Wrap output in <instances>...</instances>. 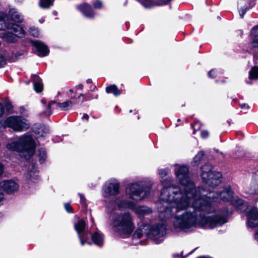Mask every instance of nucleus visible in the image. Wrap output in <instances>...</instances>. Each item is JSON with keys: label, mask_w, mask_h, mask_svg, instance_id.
I'll list each match as a JSON object with an SVG mask.
<instances>
[{"label": "nucleus", "mask_w": 258, "mask_h": 258, "mask_svg": "<svg viewBox=\"0 0 258 258\" xmlns=\"http://www.w3.org/2000/svg\"><path fill=\"white\" fill-rule=\"evenodd\" d=\"M82 245H84L88 239V233L85 230L78 234Z\"/></svg>", "instance_id": "38"}, {"label": "nucleus", "mask_w": 258, "mask_h": 258, "mask_svg": "<svg viewBox=\"0 0 258 258\" xmlns=\"http://www.w3.org/2000/svg\"><path fill=\"white\" fill-rule=\"evenodd\" d=\"M82 118L83 119L87 120L89 118V116L87 114H84Z\"/></svg>", "instance_id": "58"}, {"label": "nucleus", "mask_w": 258, "mask_h": 258, "mask_svg": "<svg viewBox=\"0 0 258 258\" xmlns=\"http://www.w3.org/2000/svg\"><path fill=\"white\" fill-rule=\"evenodd\" d=\"M32 46L35 49H32V52L39 57H42L47 56L50 52L48 47L43 42L38 40H29Z\"/></svg>", "instance_id": "10"}, {"label": "nucleus", "mask_w": 258, "mask_h": 258, "mask_svg": "<svg viewBox=\"0 0 258 258\" xmlns=\"http://www.w3.org/2000/svg\"><path fill=\"white\" fill-rule=\"evenodd\" d=\"M169 172V170L168 169H161L159 170L158 173L160 178H161V183L167 184L168 183L171 182V179L170 178H167L165 180L163 179V178L167 176Z\"/></svg>", "instance_id": "30"}, {"label": "nucleus", "mask_w": 258, "mask_h": 258, "mask_svg": "<svg viewBox=\"0 0 258 258\" xmlns=\"http://www.w3.org/2000/svg\"><path fill=\"white\" fill-rule=\"evenodd\" d=\"M93 99L92 95H87L80 94L77 98H75V100L77 101L78 104L83 105L84 102L91 100Z\"/></svg>", "instance_id": "31"}, {"label": "nucleus", "mask_w": 258, "mask_h": 258, "mask_svg": "<svg viewBox=\"0 0 258 258\" xmlns=\"http://www.w3.org/2000/svg\"><path fill=\"white\" fill-rule=\"evenodd\" d=\"M1 187L8 194H12L19 189L18 184L13 180H5L0 183Z\"/></svg>", "instance_id": "14"}, {"label": "nucleus", "mask_w": 258, "mask_h": 258, "mask_svg": "<svg viewBox=\"0 0 258 258\" xmlns=\"http://www.w3.org/2000/svg\"><path fill=\"white\" fill-rule=\"evenodd\" d=\"M119 183L117 181L113 180L105 185L104 190L106 194L115 196L119 193Z\"/></svg>", "instance_id": "15"}, {"label": "nucleus", "mask_w": 258, "mask_h": 258, "mask_svg": "<svg viewBox=\"0 0 258 258\" xmlns=\"http://www.w3.org/2000/svg\"><path fill=\"white\" fill-rule=\"evenodd\" d=\"M77 8L86 17L92 18L94 17V11L90 4L84 3L78 5Z\"/></svg>", "instance_id": "16"}, {"label": "nucleus", "mask_w": 258, "mask_h": 258, "mask_svg": "<svg viewBox=\"0 0 258 258\" xmlns=\"http://www.w3.org/2000/svg\"><path fill=\"white\" fill-rule=\"evenodd\" d=\"M165 230V227L162 224L151 227L150 237L156 243H159L163 240Z\"/></svg>", "instance_id": "12"}, {"label": "nucleus", "mask_w": 258, "mask_h": 258, "mask_svg": "<svg viewBox=\"0 0 258 258\" xmlns=\"http://www.w3.org/2000/svg\"><path fill=\"white\" fill-rule=\"evenodd\" d=\"M32 170L28 172L27 176L33 181H34L38 178L37 169L34 165H32Z\"/></svg>", "instance_id": "35"}, {"label": "nucleus", "mask_w": 258, "mask_h": 258, "mask_svg": "<svg viewBox=\"0 0 258 258\" xmlns=\"http://www.w3.org/2000/svg\"><path fill=\"white\" fill-rule=\"evenodd\" d=\"M175 174L179 182L184 187V192L183 193L176 186H168L162 190L157 206L163 215L166 217H171L177 211L185 208L192 199L195 208H203L199 205V201L201 202V200L198 199L200 197L199 189L201 188H195L194 182L190 179L188 168L185 166H180L175 169ZM203 206L205 208L208 206L205 205Z\"/></svg>", "instance_id": "1"}, {"label": "nucleus", "mask_w": 258, "mask_h": 258, "mask_svg": "<svg viewBox=\"0 0 258 258\" xmlns=\"http://www.w3.org/2000/svg\"><path fill=\"white\" fill-rule=\"evenodd\" d=\"M80 199H81V202H83V200H84V197H83V196L81 194H80Z\"/></svg>", "instance_id": "59"}, {"label": "nucleus", "mask_w": 258, "mask_h": 258, "mask_svg": "<svg viewBox=\"0 0 258 258\" xmlns=\"http://www.w3.org/2000/svg\"><path fill=\"white\" fill-rule=\"evenodd\" d=\"M152 185V183L150 181L132 182L127 185L126 194L132 199L141 200L148 196Z\"/></svg>", "instance_id": "6"}, {"label": "nucleus", "mask_w": 258, "mask_h": 258, "mask_svg": "<svg viewBox=\"0 0 258 258\" xmlns=\"http://www.w3.org/2000/svg\"><path fill=\"white\" fill-rule=\"evenodd\" d=\"M33 132L39 137H43L49 133V128L45 125L36 123L33 126Z\"/></svg>", "instance_id": "23"}, {"label": "nucleus", "mask_w": 258, "mask_h": 258, "mask_svg": "<svg viewBox=\"0 0 258 258\" xmlns=\"http://www.w3.org/2000/svg\"><path fill=\"white\" fill-rule=\"evenodd\" d=\"M1 38L8 43H16L18 38L12 32L5 31L2 34Z\"/></svg>", "instance_id": "25"}, {"label": "nucleus", "mask_w": 258, "mask_h": 258, "mask_svg": "<svg viewBox=\"0 0 258 258\" xmlns=\"http://www.w3.org/2000/svg\"><path fill=\"white\" fill-rule=\"evenodd\" d=\"M133 112V110L132 109H130L129 110V113H132Z\"/></svg>", "instance_id": "64"}, {"label": "nucleus", "mask_w": 258, "mask_h": 258, "mask_svg": "<svg viewBox=\"0 0 258 258\" xmlns=\"http://www.w3.org/2000/svg\"><path fill=\"white\" fill-rule=\"evenodd\" d=\"M201 177L202 180H207L208 177L211 176L213 172L216 171L213 170V166L210 164H206L201 167Z\"/></svg>", "instance_id": "24"}, {"label": "nucleus", "mask_w": 258, "mask_h": 258, "mask_svg": "<svg viewBox=\"0 0 258 258\" xmlns=\"http://www.w3.org/2000/svg\"><path fill=\"white\" fill-rule=\"evenodd\" d=\"M91 82H92V80H91V79H88V80H87V83H91Z\"/></svg>", "instance_id": "61"}, {"label": "nucleus", "mask_w": 258, "mask_h": 258, "mask_svg": "<svg viewBox=\"0 0 258 258\" xmlns=\"http://www.w3.org/2000/svg\"><path fill=\"white\" fill-rule=\"evenodd\" d=\"M132 210L139 216H143L152 212V210L150 208L145 206H136L135 203Z\"/></svg>", "instance_id": "22"}, {"label": "nucleus", "mask_w": 258, "mask_h": 258, "mask_svg": "<svg viewBox=\"0 0 258 258\" xmlns=\"http://www.w3.org/2000/svg\"><path fill=\"white\" fill-rule=\"evenodd\" d=\"M105 91L107 94H112L115 97L118 96L121 94V90H119L115 84H111L107 86L105 88Z\"/></svg>", "instance_id": "28"}, {"label": "nucleus", "mask_w": 258, "mask_h": 258, "mask_svg": "<svg viewBox=\"0 0 258 258\" xmlns=\"http://www.w3.org/2000/svg\"><path fill=\"white\" fill-rule=\"evenodd\" d=\"M54 0H40L39 5L43 9H47L53 4Z\"/></svg>", "instance_id": "39"}, {"label": "nucleus", "mask_w": 258, "mask_h": 258, "mask_svg": "<svg viewBox=\"0 0 258 258\" xmlns=\"http://www.w3.org/2000/svg\"><path fill=\"white\" fill-rule=\"evenodd\" d=\"M209 136V133L208 131L204 130L201 132V137L204 138L206 139L208 138Z\"/></svg>", "instance_id": "49"}, {"label": "nucleus", "mask_w": 258, "mask_h": 258, "mask_svg": "<svg viewBox=\"0 0 258 258\" xmlns=\"http://www.w3.org/2000/svg\"><path fill=\"white\" fill-rule=\"evenodd\" d=\"M11 29L18 38H22L26 35V31L21 25L15 23H8L4 24H0V30Z\"/></svg>", "instance_id": "11"}, {"label": "nucleus", "mask_w": 258, "mask_h": 258, "mask_svg": "<svg viewBox=\"0 0 258 258\" xmlns=\"http://www.w3.org/2000/svg\"><path fill=\"white\" fill-rule=\"evenodd\" d=\"M13 54L14 55L15 58L17 60L18 58L22 56L24 54V52L22 51H17L16 52L14 53V51H13Z\"/></svg>", "instance_id": "51"}, {"label": "nucleus", "mask_w": 258, "mask_h": 258, "mask_svg": "<svg viewBox=\"0 0 258 258\" xmlns=\"http://www.w3.org/2000/svg\"><path fill=\"white\" fill-rule=\"evenodd\" d=\"M4 172V166L0 163V177H2Z\"/></svg>", "instance_id": "54"}, {"label": "nucleus", "mask_w": 258, "mask_h": 258, "mask_svg": "<svg viewBox=\"0 0 258 258\" xmlns=\"http://www.w3.org/2000/svg\"><path fill=\"white\" fill-rule=\"evenodd\" d=\"M205 155V153L203 151L199 152L194 158L192 164L194 166L198 165L201 162V160Z\"/></svg>", "instance_id": "37"}, {"label": "nucleus", "mask_w": 258, "mask_h": 258, "mask_svg": "<svg viewBox=\"0 0 258 258\" xmlns=\"http://www.w3.org/2000/svg\"><path fill=\"white\" fill-rule=\"evenodd\" d=\"M69 92H71V93H73V90L72 89H70L69 90Z\"/></svg>", "instance_id": "63"}, {"label": "nucleus", "mask_w": 258, "mask_h": 258, "mask_svg": "<svg viewBox=\"0 0 258 258\" xmlns=\"http://www.w3.org/2000/svg\"><path fill=\"white\" fill-rule=\"evenodd\" d=\"M255 238L258 241V230H257V232H256V234H255Z\"/></svg>", "instance_id": "62"}, {"label": "nucleus", "mask_w": 258, "mask_h": 258, "mask_svg": "<svg viewBox=\"0 0 258 258\" xmlns=\"http://www.w3.org/2000/svg\"><path fill=\"white\" fill-rule=\"evenodd\" d=\"M134 202H128L121 198H116L108 202L107 208L109 212H112L116 209L122 211L127 208L132 210L134 207Z\"/></svg>", "instance_id": "9"}, {"label": "nucleus", "mask_w": 258, "mask_h": 258, "mask_svg": "<svg viewBox=\"0 0 258 258\" xmlns=\"http://www.w3.org/2000/svg\"><path fill=\"white\" fill-rule=\"evenodd\" d=\"M117 109V111H118V112H120L121 111V109H119L117 106H116L115 107V109Z\"/></svg>", "instance_id": "60"}, {"label": "nucleus", "mask_w": 258, "mask_h": 258, "mask_svg": "<svg viewBox=\"0 0 258 258\" xmlns=\"http://www.w3.org/2000/svg\"><path fill=\"white\" fill-rule=\"evenodd\" d=\"M113 224L116 231L123 237L130 236L135 228L133 217L128 212L115 214Z\"/></svg>", "instance_id": "5"}, {"label": "nucleus", "mask_w": 258, "mask_h": 258, "mask_svg": "<svg viewBox=\"0 0 258 258\" xmlns=\"http://www.w3.org/2000/svg\"><path fill=\"white\" fill-rule=\"evenodd\" d=\"M240 107L241 108H249V106L247 104H245V103H242V104H240L239 105Z\"/></svg>", "instance_id": "55"}, {"label": "nucleus", "mask_w": 258, "mask_h": 258, "mask_svg": "<svg viewBox=\"0 0 258 258\" xmlns=\"http://www.w3.org/2000/svg\"><path fill=\"white\" fill-rule=\"evenodd\" d=\"M92 240L95 244L101 246L103 243V238L101 234L96 232L92 235Z\"/></svg>", "instance_id": "32"}, {"label": "nucleus", "mask_w": 258, "mask_h": 258, "mask_svg": "<svg viewBox=\"0 0 258 258\" xmlns=\"http://www.w3.org/2000/svg\"><path fill=\"white\" fill-rule=\"evenodd\" d=\"M39 160L41 162H43L45 161L46 158V151L43 149H41L39 151Z\"/></svg>", "instance_id": "40"}, {"label": "nucleus", "mask_w": 258, "mask_h": 258, "mask_svg": "<svg viewBox=\"0 0 258 258\" xmlns=\"http://www.w3.org/2000/svg\"><path fill=\"white\" fill-rule=\"evenodd\" d=\"M35 147L32 137L27 135L22 136L19 141H13L6 145V148L8 150L19 152L21 156L26 159L30 158L33 155Z\"/></svg>", "instance_id": "4"}, {"label": "nucleus", "mask_w": 258, "mask_h": 258, "mask_svg": "<svg viewBox=\"0 0 258 258\" xmlns=\"http://www.w3.org/2000/svg\"><path fill=\"white\" fill-rule=\"evenodd\" d=\"M60 102H58L55 100H51L48 102L47 105H46V110L44 111L42 113H52L55 110H60L59 104Z\"/></svg>", "instance_id": "26"}, {"label": "nucleus", "mask_w": 258, "mask_h": 258, "mask_svg": "<svg viewBox=\"0 0 258 258\" xmlns=\"http://www.w3.org/2000/svg\"><path fill=\"white\" fill-rule=\"evenodd\" d=\"M4 106V112H5V109L6 110L7 113H15L13 111L14 106L12 101L9 98H6L3 103Z\"/></svg>", "instance_id": "29"}, {"label": "nucleus", "mask_w": 258, "mask_h": 258, "mask_svg": "<svg viewBox=\"0 0 258 258\" xmlns=\"http://www.w3.org/2000/svg\"><path fill=\"white\" fill-rule=\"evenodd\" d=\"M248 192L250 195H258V181L253 180L251 182Z\"/></svg>", "instance_id": "33"}, {"label": "nucleus", "mask_w": 258, "mask_h": 258, "mask_svg": "<svg viewBox=\"0 0 258 258\" xmlns=\"http://www.w3.org/2000/svg\"><path fill=\"white\" fill-rule=\"evenodd\" d=\"M86 224L83 220H81L76 223L74 225L75 229L76 230L77 233L85 231Z\"/></svg>", "instance_id": "36"}, {"label": "nucleus", "mask_w": 258, "mask_h": 258, "mask_svg": "<svg viewBox=\"0 0 258 258\" xmlns=\"http://www.w3.org/2000/svg\"><path fill=\"white\" fill-rule=\"evenodd\" d=\"M247 10H249L248 6L246 5H245L244 6L241 7L239 13L240 16V18L241 19H243L244 18V15L246 13V11Z\"/></svg>", "instance_id": "41"}, {"label": "nucleus", "mask_w": 258, "mask_h": 258, "mask_svg": "<svg viewBox=\"0 0 258 258\" xmlns=\"http://www.w3.org/2000/svg\"><path fill=\"white\" fill-rule=\"evenodd\" d=\"M248 8L249 9L253 8L256 4L255 0H247Z\"/></svg>", "instance_id": "48"}, {"label": "nucleus", "mask_w": 258, "mask_h": 258, "mask_svg": "<svg viewBox=\"0 0 258 258\" xmlns=\"http://www.w3.org/2000/svg\"><path fill=\"white\" fill-rule=\"evenodd\" d=\"M217 76V70L215 69H212L208 73V76L211 79H215Z\"/></svg>", "instance_id": "42"}, {"label": "nucleus", "mask_w": 258, "mask_h": 258, "mask_svg": "<svg viewBox=\"0 0 258 258\" xmlns=\"http://www.w3.org/2000/svg\"><path fill=\"white\" fill-rule=\"evenodd\" d=\"M19 113H25L30 111V109L28 105L26 106H21L19 108Z\"/></svg>", "instance_id": "45"}, {"label": "nucleus", "mask_w": 258, "mask_h": 258, "mask_svg": "<svg viewBox=\"0 0 258 258\" xmlns=\"http://www.w3.org/2000/svg\"><path fill=\"white\" fill-rule=\"evenodd\" d=\"M151 227L148 224L143 225L136 230L134 234V238H140L144 235L150 237Z\"/></svg>", "instance_id": "18"}, {"label": "nucleus", "mask_w": 258, "mask_h": 258, "mask_svg": "<svg viewBox=\"0 0 258 258\" xmlns=\"http://www.w3.org/2000/svg\"><path fill=\"white\" fill-rule=\"evenodd\" d=\"M30 34L31 36L34 37H38L39 35V32L37 29H36L35 28H31Z\"/></svg>", "instance_id": "44"}, {"label": "nucleus", "mask_w": 258, "mask_h": 258, "mask_svg": "<svg viewBox=\"0 0 258 258\" xmlns=\"http://www.w3.org/2000/svg\"><path fill=\"white\" fill-rule=\"evenodd\" d=\"M222 175L219 172H214L211 176L208 177L207 180H203V182L209 186L215 187L218 186L221 182Z\"/></svg>", "instance_id": "17"}, {"label": "nucleus", "mask_w": 258, "mask_h": 258, "mask_svg": "<svg viewBox=\"0 0 258 258\" xmlns=\"http://www.w3.org/2000/svg\"><path fill=\"white\" fill-rule=\"evenodd\" d=\"M93 6L95 9H100L102 8V3L100 0H97L93 3Z\"/></svg>", "instance_id": "43"}, {"label": "nucleus", "mask_w": 258, "mask_h": 258, "mask_svg": "<svg viewBox=\"0 0 258 258\" xmlns=\"http://www.w3.org/2000/svg\"><path fill=\"white\" fill-rule=\"evenodd\" d=\"M78 104L75 98H72V100H67L59 104L60 110L63 111H68L71 110L75 109Z\"/></svg>", "instance_id": "20"}, {"label": "nucleus", "mask_w": 258, "mask_h": 258, "mask_svg": "<svg viewBox=\"0 0 258 258\" xmlns=\"http://www.w3.org/2000/svg\"><path fill=\"white\" fill-rule=\"evenodd\" d=\"M251 34L252 36V46L258 49V25L254 26L251 29Z\"/></svg>", "instance_id": "27"}, {"label": "nucleus", "mask_w": 258, "mask_h": 258, "mask_svg": "<svg viewBox=\"0 0 258 258\" xmlns=\"http://www.w3.org/2000/svg\"><path fill=\"white\" fill-rule=\"evenodd\" d=\"M4 197L3 192L0 189V206L3 204Z\"/></svg>", "instance_id": "53"}, {"label": "nucleus", "mask_w": 258, "mask_h": 258, "mask_svg": "<svg viewBox=\"0 0 258 258\" xmlns=\"http://www.w3.org/2000/svg\"><path fill=\"white\" fill-rule=\"evenodd\" d=\"M249 79L251 80H258V66H254L249 71Z\"/></svg>", "instance_id": "34"}, {"label": "nucleus", "mask_w": 258, "mask_h": 258, "mask_svg": "<svg viewBox=\"0 0 258 258\" xmlns=\"http://www.w3.org/2000/svg\"><path fill=\"white\" fill-rule=\"evenodd\" d=\"M194 202V200L192 199L191 200L189 201V205L185 208L186 209L190 205V204H191L193 211H188L182 215L175 217V219L173 221V225L175 228L180 229H189L192 227L196 226L197 224L202 226L213 228L217 226H221L227 222V220L225 217L227 212H225L222 215L218 214L215 216L212 215L204 217H202L200 215V217H198V214L196 211L202 210L195 208L193 206ZM184 209L185 208L184 210ZM158 210L160 213V216L161 218H169V217H166L162 215L163 214L158 209ZM181 210H182L177 211L176 213H174L171 217ZM182 210H183V209ZM203 211H206L205 210Z\"/></svg>", "instance_id": "2"}, {"label": "nucleus", "mask_w": 258, "mask_h": 258, "mask_svg": "<svg viewBox=\"0 0 258 258\" xmlns=\"http://www.w3.org/2000/svg\"><path fill=\"white\" fill-rule=\"evenodd\" d=\"M5 57L6 58L7 62L8 61L9 62H13L17 60L14 55L13 54L11 56L6 55Z\"/></svg>", "instance_id": "47"}, {"label": "nucleus", "mask_w": 258, "mask_h": 258, "mask_svg": "<svg viewBox=\"0 0 258 258\" xmlns=\"http://www.w3.org/2000/svg\"><path fill=\"white\" fill-rule=\"evenodd\" d=\"M4 127H8L15 132H23L28 130L30 124L28 120L21 116H12L7 118L2 123Z\"/></svg>", "instance_id": "7"}, {"label": "nucleus", "mask_w": 258, "mask_h": 258, "mask_svg": "<svg viewBox=\"0 0 258 258\" xmlns=\"http://www.w3.org/2000/svg\"><path fill=\"white\" fill-rule=\"evenodd\" d=\"M0 113H5L4 112V106L3 105V103L0 102Z\"/></svg>", "instance_id": "57"}, {"label": "nucleus", "mask_w": 258, "mask_h": 258, "mask_svg": "<svg viewBox=\"0 0 258 258\" xmlns=\"http://www.w3.org/2000/svg\"><path fill=\"white\" fill-rule=\"evenodd\" d=\"M64 208L68 212H69V213L72 212V208L70 204L66 203L64 204Z\"/></svg>", "instance_id": "50"}, {"label": "nucleus", "mask_w": 258, "mask_h": 258, "mask_svg": "<svg viewBox=\"0 0 258 258\" xmlns=\"http://www.w3.org/2000/svg\"><path fill=\"white\" fill-rule=\"evenodd\" d=\"M247 224L250 228L258 226V209L252 207L248 209L246 213Z\"/></svg>", "instance_id": "13"}, {"label": "nucleus", "mask_w": 258, "mask_h": 258, "mask_svg": "<svg viewBox=\"0 0 258 258\" xmlns=\"http://www.w3.org/2000/svg\"><path fill=\"white\" fill-rule=\"evenodd\" d=\"M41 102L42 104H43L44 105H45V108H46V105H47V102L45 98H42L41 100Z\"/></svg>", "instance_id": "56"}, {"label": "nucleus", "mask_w": 258, "mask_h": 258, "mask_svg": "<svg viewBox=\"0 0 258 258\" xmlns=\"http://www.w3.org/2000/svg\"><path fill=\"white\" fill-rule=\"evenodd\" d=\"M151 227L148 224L143 225L136 230L134 234V238H140L144 235L150 237Z\"/></svg>", "instance_id": "19"}, {"label": "nucleus", "mask_w": 258, "mask_h": 258, "mask_svg": "<svg viewBox=\"0 0 258 258\" xmlns=\"http://www.w3.org/2000/svg\"><path fill=\"white\" fill-rule=\"evenodd\" d=\"M172 1V0H159L158 5L159 6L166 5Z\"/></svg>", "instance_id": "52"}, {"label": "nucleus", "mask_w": 258, "mask_h": 258, "mask_svg": "<svg viewBox=\"0 0 258 258\" xmlns=\"http://www.w3.org/2000/svg\"><path fill=\"white\" fill-rule=\"evenodd\" d=\"M23 19L15 9H10L8 14L0 13V24L8 23H21Z\"/></svg>", "instance_id": "8"}, {"label": "nucleus", "mask_w": 258, "mask_h": 258, "mask_svg": "<svg viewBox=\"0 0 258 258\" xmlns=\"http://www.w3.org/2000/svg\"><path fill=\"white\" fill-rule=\"evenodd\" d=\"M199 198L201 202L199 201V205L201 207H204L205 205H207V207L205 208H196L197 209L205 210L207 212H211L213 210L212 207V203L219 201L221 199L224 201L230 200L233 196V192L230 188H226L222 191L217 192L215 191L208 192L204 189H199Z\"/></svg>", "instance_id": "3"}, {"label": "nucleus", "mask_w": 258, "mask_h": 258, "mask_svg": "<svg viewBox=\"0 0 258 258\" xmlns=\"http://www.w3.org/2000/svg\"><path fill=\"white\" fill-rule=\"evenodd\" d=\"M142 4L146 8H151L152 6L151 1L149 0L143 1Z\"/></svg>", "instance_id": "46"}, {"label": "nucleus", "mask_w": 258, "mask_h": 258, "mask_svg": "<svg viewBox=\"0 0 258 258\" xmlns=\"http://www.w3.org/2000/svg\"><path fill=\"white\" fill-rule=\"evenodd\" d=\"M31 80L33 83V89L37 93H41L44 89V86L41 78L37 74L31 75Z\"/></svg>", "instance_id": "21"}]
</instances>
